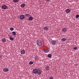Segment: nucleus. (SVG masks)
Instances as JSON below:
<instances>
[{
	"label": "nucleus",
	"mask_w": 79,
	"mask_h": 79,
	"mask_svg": "<svg viewBox=\"0 0 79 79\" xmlns=\"http://www.w3.org/2000/svg\"><path fill=\"white\" fill-rule=\"evenodd\" d=\"M37 44L40 47H41L42 45V41L40 40H38L37 41Z\"/></svg>",
	"instance_id": "1"
},
{
	"label": "nucleus",
	"mask_w": 79,
	"mask_h": 79,
	"mask_svg": "<svg viewBox=\"0 0 79 79\" xmlns=\"http://www.w3.org/2000/svg\"><path fill=\"white\" fill-rule=\"evenodd\" d=\"M24 15H21L20 16V19L21 20H23L24 19Z\"/></svg>",
	"instance_id": "2"
},
{
	"label": "nucleus",
	"mask_w": 79,
	"mask_h": 79,
	"mask_svg": "<svg viewBox=\"0 0 79 79\" xmlns=\"http://www.w3.org/2000/svg\"><path fill=\"white\" fill-rule=\"evenodd\" d=\"M38 72V70L36 69H35L33 70V72L34 74H37Z\"/></svg>",
	"instance_id": "3"
},
{
	"label": "nucleus",
	"mask_w": 79,
	"mask_h": 79,
	"mask_svg": "<svg viewBox=\"0 0 79 79\" xmlns=\"http://www.w3.org/2000/svg\"><path fill=\"white\" fill-rule=\"evenodd\" d=\"M7 7H6V5H3L2 6V9H3L4 10H6Z\"/></svg>",
	"instance_id": "4"
},
{
	"label": "nucleus",
	"mask_w": 79,
	"mask_h": 79,
	"mask_svg": "<svg viewBox=\"0 0 79 79\" xmlns=\"http://www.w3.org/2000/svg\"><path fill=\"white\" fill-rule=\"evenodd\" d=\"M4 72H8L9 71V69L8 68H5L3 69Z\"/></svg>",
	"instance_id": "5"
},
{
	"label": "nucleus",
	"mask_w": 79,
	"mask_h": 79,
	"mask_svg": "<svg viewBox=\"0 0 79 79\" xmlns=\"http://www.w3.org/2000/svg\"><path fill=\"white\" fill-rule=\"evenodd\" d=\"M51 44L52 45H55V44H56V40H52L51 41Z\"/></svg>",
	"instance_id": "6"
},
{
	"label": "nucleus",
	"mask_w": 79,
	"mask_h": 79,
	"mask_svg": "<svg viewBox=\"0 0 79 79\" xmlns=\"http://www.w3.org/2000/svg\"><path fill=\"white\" fill-rule=\"evenodd\" d=\"M62 31L63 32H65L67 31V29L66 28H64L62 29Z\"/></svg>",
	"instance_id": "7"
},
{
	"label": "nucleus",
	"mask_w": 79,
	"mask_h": 79,
	"mask_svg": "<svg viewBox=\"0 0 79 79\" xmlns=\"http://www.w3.org/2000/svg\"><path fill=\"white\" fill-rule=\"evenodd\" d=\"M37 73H38V74L39 75H40V74H41L42 73V70H38V72Z\"/></svg>",
	"instance_id": "8"
},
{
	"label": "nucleus",
	"mask_w": 79,
	"mask_h": 79,
	"mask_svg": "<svg viewBox=\"0 0 79 79\" xmlns=\"http://www.w3.org/2000/svg\"><path fill=\"white\" fill-rule=\"evenodd\" d=\"M43 50L45 52V53H48L49 52V50H48L47 49H43Z\"/></svg>",
	"instance_id": "9"
},
{
	"label": "nucleus",
	"mask_w": 79,
	"mask_h": 79,
	"mask_svg": "<svg viewBox=\"0 0 79 79\" xmlns=\"http://www.w3.org/2000/svg\"><path fill=\"white\" fill-rule=\"evenodd\" d=\"M25 16L26 17H27L28 18L29 17H30V16H31V15L28 14H25Z\"/></svg>",
	"instance_id": "10"
},
{
	"label": "nucleus",
	"mask_w": 79,
	"mask_h": 79,
	"mask_svg": "<svg viewBox=\"0 0 79 79\" xmlns=\"http://www.w3.org/2000/svg\"><path fill=\"white\" fill-rule=\"evenodd\" d=\"M44 30H45V31H47L48 30V29H49L48 27H45L44 28Z\"/></svg>",
	"instance_id": "11"
},
{
	"label": "nucleus",
	"mask_w": 79,
	"mask_h": 79,
	"mask_svg": "<svg viewBox=\"0 0 79 79\" xmlns=\"http://www.w3.org/2000/svg\"><path fill=\"white\" fill-rule=\"evenodd\" d=\"M29 21H32L33 20V18L32 17H31V16L29 17Z\"/></svg>",
	"instance_id": "12"
},
{
	"label": "nucleus",
	"mask_w": 79,
	"mask_h": 79,
	"mask_svg": "<svg viewBox=\"0 0 79 79\" xmlns=\"http://www.w3.org/2000/svg\"><path fill=\"white\" fill-rule=\"evenodd\" d=\"M21 54L22 55H24V54H25V51L24 50H23L21 51Z\"/></svg>",
	"instance_id": "13"
},
{
	"label": "nucleus",
	"mask_w": 79,
	"mask_h": 79,
	"mask_svg": "<svg viewBox=\"0 0 79 79\" xmlns=\"http://www.w3.org/2000/svg\"><path fill=\"white\" fill-rule=\"evenodd\" d=\"M45 69L46 71H48L49 69H50V67L48 66H47L45 68Z\"/></svg>",
	"instance_id": "14"
},
{
	"label": "nucleus",
	"mask_w": 79,
	"mask_h": 79,
	"mask_svg": "<svg viewBox=\"0 0 79 79\" xmlns=\"http://www.w3.org/2000/svg\"><path fill=\"white\" fill-rule=\"evenodd\" d=\"M65 11L66 13H69L70 12V10L69 9H67Z\"/></svg>",
	"instance_id": "15"
},
{
	"label": "nucleus",
	"mask_w": 79,
	"mask_h": 79,
	"mask_svg": "<svg viewBox=\"0 0 79 79\" xmlns=\"http://www.w3.org/2000/svg\"><path fill=\"white\" fill-rule=\"evenodd\" d=\"M61 40H62L63 42H64V41L66 40V38H63L61 39Z\"/></svg>",
	"instance_id": "16"
},
{
	"label": "nucleus",
	"mask_w": 79,
	"mask_h": 79,
	"mask_svg": "<svg viewBox=\"0 0 79 79\" xmlns=\"http://www.w3.org/2000/svg\"><path fill=\"white\" fill-rule=\"evenodd\" d=\"M21 8H24L25 6V5L24 4H22L21 5Z\"/></svg>",
	"instance_id": "17"
},
{
	"label": "nucleus",
	"mask_w": 79,
	"mask_h": 79,
	"mask_svg": "<svg viewBox=\"0 0 79 79\" xmlns=\"http://www.w3.org/2000/svg\"><path fill=\"white\" fill-rule=\"evenodd\" d=\"M2 42H6V39H4V38L2 39Z\"/></svg>",
	"instance_id": "18"
},
{
	"label": "nucleus",
	"mask_w": 79,
	"mask_h": 79,
	"mask_svg": "<svg viewBox=\"0 0 79 79\" xmlns=\"http://www.w3.org/2000/svg\"><path fill=\"white\" fill-rule=\"evenodd\" d=\"M48 58H51L52 57V55L51 54H49L48 55Z\"/></svg>",
	"instance_id": "19"
},
{
	"label": "nucleus",
	"mask_w": 79,
	"mask_h": 79,
	"mask_svg": "<svg viewBox=\"0 0 79 79\" xmlns=\"http://www.w3.org/2000/svg\"><path fill=\"white\" fill-rule=\"evenodd\" d=\"M33 62L32 61H30L29 62V64H33Z\"/></svg>",
	"instance_id": "20"
},
{
	"label": "nucleus",
	"mask_w": 79,
	"mask_h": 79,
	"mask_svg": "<svg viewBox=\"0 0 79 79\" xmlns=\"http://www.w3.org/2000/svg\"><path fill=\"white\" fill-rule=\"evenodd\" d=\"M10 40H13L14 39V38L12 37H10Z\"/></svg>",
	"instance_id": "21"
},
{
	"label": "nucleus",
	"mask_w": 79,
	"mask_h": 79,
	"mask_svg": "<svg viewBox=\"0 0 79 79\" xmlns=\"http://www.w3.org/2000/svg\"><path fill=\"white\" fill-rule=\"evenodd\" d=\"M12 33L14 35H16V32L15 31H13L12 32Z\"/></svg>",
	"instance_id": "22"
},
{
	"label": "nucleus",
	"mask_w": 79,
	"mask_h": 79,
	"mask_svg": "<svg viewBox=\"0 0 79 79\" xmlns=\"http://www.w3.org/2000/svg\"><path fill=\"white\" fill-rule=\"evenodd\" d=\"M10 30L11 31H13L14 30V28L13 27H11L10 28Z\"/></svg>",
	"instance_id": "23"
},
{
	"label": "nucleus",
	"mask_w": 79,
	"mask_h": 79,
	"mask_svg": "<svg viewBox=\"0 0 79 79\" xmlns=\"http://www.w3.org/2000/svg\"><path fill=\"white\" fill-rule=\"evenodd\" d=\"M13 0L14 2H18L19 1V0Z\"/></svg>",
	"instance_id": "24"
},
{
	"label": "nucleus",
	"mask_w": 79,
	"mask_h": 79,
	"mask_svg": "<svg viewBox=\"0 0 79 79\" xmlns=\"http://www.w3.org/2000/svg\"><path fill=\"white\" fill-rule=\"evenodd\" d=\"M38 57L37 56H35V60H38Z\"/></svg>",
	"instance_id": "25"
},
{
	"label": "nucleus",
	"mask_w": 79,
	"mask_h": 79,
	"mask_svg": "<svg viewBox=\"0 0 79 79\" xmlns=\"http://www.w3.org/2000/svg\"><path fill=\"white\" fill-rule=\"evenodd\" d=\"M79 17V15H76V18H78Z\"/></svg>",
	"instance_id": "26"
},
{
	"label": "nucleus",
	"mask_w": 79,
	"mask_h": 79,
	"mask_svg": "<svg viewBox=\"0 0 79 79\" xmlns=\"http://www.w3.org/2000/svg\"><path fill=\"white\" fill-rule=\"evenodd\" d=\"M49 79H53V77H49Z\"/></svg>",
	"instance_id": "27"
},
{
	"label": "nucleus",
	"mask_w": 79,
	"mask_h": 79,
	"mask_svg": "<svg viewBox=\"0 0 79 79\" xmlns=\"http://www.w3.org/2000/svg\"><path fill=\"white\" fill-rule=\"evenodd\" d=\"M77 48L75 47L73 48L74 50H76Z\"/></svg>",
	"instance_id": "28"
},
{
	"label": "nucleus",
	"mask_w": 79,
	"mask_h": 79,
	"mask_svg": "<svg viewBox=\"0 0 79 79\" xmlns=\"http://www.w3.org/2000/svg\"><path fill=\"white\" fill-rule=\"evenodd\" d=\"M77 65H78V64H75V66H77Z\"/></svg>",
	"instance_id": "29"
},
{
	"label": "nucleus",
	"mask_w": 79,
	"mask_h": 79,
	"mask_svg": "<svg viewBox=\"0 0 79 79\" xmlns=\"http://www.w3.org/2000/svg\"><path fill=\"white\" fill-rule=\"evenodd\" d=\"M51 0H47V1H50Z\"/></svg>",
	"instance_id": "30"
}]
</instances>
